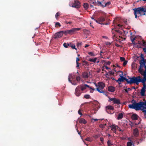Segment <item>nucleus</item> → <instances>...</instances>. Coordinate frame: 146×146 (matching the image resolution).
Masks as SVG:
<instances>
[{"label":"nucleus","mask_w":146,"mask_h":146,"mask_svg":"<svg viewBox=\"0 0 146 146\" xmlns=\"http://www.w3.org/2000/svg\"><path fill=\"white\" fill-rule=\"evenodd\" d=\"M94 21H95L97 23H98L100 24H102V23H101L100 22L98 18L97 20L94 19Z\"/></svg>","instance_id":"nucleus-49"},{"label":"nucleus","mask_w":146,"mask_h":146,"mask_svg":"<svg viewBox=\"0 0 146 146\" xmlns=\"http://www.w3.org/2000/svg\"><path fill=\"white\" fill-rule=\"evenodd\" d=\"M141 58H142V59L141 60V61L140 62H143V60H144V61H145L144 60V58L143 57V54H141Z\"/></svg>","instance_id":"nucleus-43"},{"label":"nucleus","mask_w":146,"mask_h":146,"mask_svg":"<svg viewBox=\"0 0 146 146\" xmlns=\"http://www.w3.org/2000/svg\"><path fill=\"white\" fill-rule=\"evenodd\" d=\"M98 19L100 23L103 22L105 20L104 18L103 17H101L100 18H99Z\"/></svg>","instance_id":"nucleus-30"},{"label":"nucleus","mask_w":146,"mask_h":146,"mask_svg":"<svg viewBox=\"0 0 146 146\" xmlns=\"http://www.w3.org/2000/svg\"><path fill=\"white\" fill-rule=\"evenodd\" d=\"M105 125H106V124H105V125L102 124H101L100 125V126L101 127H104Z\"/></svg>","instance_id":"nucleus-52"},{"label":"nucleus","mask_w":146,"mask_h":146,"mask_svg":"<svg viewBox=\"0 0 146 146\" xmlns=\"http://www.w3.org/2000/svg\"><path fill=\"white\" fill-rule=\"evenodd\" d=\"M104 93H102L104 95H105L106 96H108V94L106 92H105L104 91Z\"/></svg>","instance_id":"nucleus-63"},{"label":"nucleus","mask_w":146,"mask_h":146,"mask_svg":"<svg viewBox=\"0 0 146 146\" xmlns=\"http://www.w3.org/2000/svg\"><path fill=\"white\" fill-rule=\"evenodd\" d=\"M131 78L132 84L135 83L136 85H138L139 83L140 82V76H138L137 77H133Z\"/></svg>","instance_id":"nucleus-5"},{"label":"nucleus","mask_w":146,"mask_h":146,"mask_svg":"<svg viewBox=\"0 0 146 146\" xmlns=\"http://www.w3.org/2000/svg\"><path fill=\"white\" fill-rule=\"evenodd\" d=\"M79 122L80 123H83L84 124H85L87 123V121L84 118H80L79 120Z\"/></svg>","instance_id":"nucleus-18"},{"label":"nucleus","mask_w":146,"mask_h":146,"mask_svg":"<svg viewBox=\"0 0 146 146\" xmlns=\"http://www.w3.org/2000/svg\"><path fill=\"white\" fill-rule=\"evenodd\" d=\"M88 4L87 3H84L83 5L84 7L86 9H87L88 8Z\"/></svg>","instance_id":"nucleus-33"},{"label":"nucleus","mask_w":146,"mask_h":146,"mask_svg":"<svg viewBox=\"0 0 146 146\" xmlns=\"http://www.w3.org/2000/svg\"><path fill=\"white\" fill-rule=\"evenodd\" d=\"M108 90L109 92H113L115 91V88L112 86H110L108 87Z\"/></svg>","instance_id":"nucleus-15"},{"label":"nucleus","mask_w":146,"mask_h":146,"mask_svg":"<svg viewBox=\"0 0 146 146\" xmlns=\"http://www.w3.org/2000/svg\"><path fill=\"white\" fill-rule=\"evenodd\" d=\"M83 63H84V64H83V65H84V64H88V62L86 61H83Z\"/></svg>","instance_id":"nucleus-53"},{"label":"nucleus","mask_w":146,"mask_h":146,"mask_svg":"<svg viewBox=\"0 0 146 146\" xmlns=\"http://www.w3.org/2000/svg\"><path fill=\"white\" fill-rule=\"evenodd\" d=\"M133 134L135 137H137L139 135V131L138 129L135 128L133 129Z\"/></svg>","instance_id":"nucleus-16"},{"label":"nucleus","mask_w":146,"mask_h":146,"mask_svg":"<svg viewBox=\"0 0 146 146\" xmlns=\"http://www.w3.org/2000/svg\"><path fill=\"white\" fill-rule=\"evenodd\" d=\"M143 51L145 53H146V48H143Z\"/></svg>","instance_id":"nucleus-64"},{"label":"nucleus","mask_w":146,"mask_h":146,"mask_svg":"<svg viewBox=\"0 0 146 146\" xmlns=\"http://www.w3.org/2000/svg\"><path fill=\"white\" fill-rule=\"evenodd\" d=\"M80 29L81 28H72L70 30L64 31V34L66 35L68 34L72 35L76 33L77 31Z\"/></svg>","instance_id":"nucleus-4"},{"label":"nucleus","mask_w":146,"mask_h":146,"mask_svg":"<svg viewBox=\"0 0 146 146\" xmlns=\"http://www.w3.org/2000/svg\"><path fill=\"white\" fill-rule=\"evenodd\" d=\"M64 34V31H60L54 34L53 37L54 39H56L61 37Z\"/></svg>","instance_id":"nucleus-7"},{"label":"nucleus","mask_w":146,"mask_h":146,"mask_svg":"<svg viewBox=\"0 0 146 146\" xmlns=\"http://www.w3.org/2000/svg\"><path fill=\"white\" fill-rule=\"evenodd\" d=\"M81 92L80 90V87L79 86L75 89V94L77 96H80L81 94Z\"/></svg>","instance_id":"nucleus-10"},{"label":"nucleus","mask_w":146,"mask_h":146,"mask_svg":"<svg viewBox=\"0 0 146 146\" xmlns=\"http://www.w3.org/2000/svg\"><path fill=\"white\" fill-rule=\"evenodd\" d=\"M101 3H102V4H103L104 5H105V4L106 3V2L104 1H102V2H101Z\"/></svg>","instance_id":"nucleus-62"},{"label":"nucleus","mask_w":146,"mask_h":146,"mask_svg":"<svg viewBox=\"0 0 146 146\" xmlns=\"http://www.w3.org/2000/svg\"><path fill=\"white\" fill-rule=\"evenodd\" d=\"M105 86V84L102 82H98V88L102 89H104Z\"/></svg>","instance_id":"nucleus-14"},{"label":"nucleus","mask_w":146,"mask_h":146,"mask_svg":"<svg viewBox=\"0 0 146 146\" xmlns=\"http://www.w3.org/2000/svg\"><path fill=\"white\" fill-rule=\"evenodd\" d=\"M78 112V113L80 115V116H81L82 115V113L81 112L80 109H79Z\"/></svg>","instance_id":"nucleus-48"},{"label":"nucleus","mask_w":146,"mask_h":146,"mask_svg":"<svg viewBox=\"0 0 146 146\" xmlns=\"http://www.w3.org/2000/svg\"><path fill=\"white\" fill-rule=\"evenodd\" d=\"M94 84L96 87L97 88H98V85L96 83H94Z\"/></svg>","instance_id":"nucleus-60"},{"label":"nucleus","mask_w":146,"mask_h":146,"mask_svg":"<svg viewBox=\"0 0 146 146\" xmlns=\"http://www.w3.org/2000/svg\"><path fill=\"white\" fill-rule=\"evenodd\" d=\"M129 79L130 80H129L127 79L126 77H125V80L126 81L127 84H132V80L131 78H130Z\"/></svg>","instance_id":"nucleus-22"},{"label":"nucleus","mask_w":146,"mask_h":146,"mask_svg":"<svg viewBox=\"0 0 146 146\" xmlns=\"http://www.w3.org/2000/svg\"><path fill=\"white\" fill-rule=\"evenodd\" d=\"M110 127L111 128V130L115 133H116V128L119 127L115 124L110 125Z\"/></svg>","instance_id":"nucleus-11"},{"label":"nucleus","mask_w":146,"mask_h":146,"mask_svg":"<svg viewBox=\"0 0 146 146\" xmlns=\"http://www.w3.org/2000/svg\"><path fill=\"white\" fill-rule=\"evenodd\" d=\"M65 23L67 24H71L72 23V21H70L69 22H68L67 21H66Z\"/></svg>","instance_id":"nucleus-54"},{"label":"nucleus","mask_w":146,"mask_h":146,"mask_svg":"<svg viewBox=\"0 0 146 146\" xmlns=\"http://www.w3.org/2000/svg\"><path fill=\"white\" fill-rule=\"evenodd\" d=\"M132 145L134 146V144L132 142L128 141L127 143V146H131Z\"/></svg>","instance_id":"nucleus-29"},{"label":"nucleus","mask_w":146,"mask_h":146,"mask_svg":"<svg viewBox=\"0 0 146 146\" xmlns=\"http://www.w3.org/2000/svg\"><path fill=\"white\" fill-rule=\"evenodd\" d=\"M88 54L91 56H95V54L93 53L92 52H89L88 53Z\"/></svg>","instance_id":"nucleus-39"},{"label":"nucleus","mask_w":146,"mask_h":146,"mask_svg":"<svg viewBox=\"0 0 146 146\" xmlns=\"http://www.w3.org/2000/svg\"><path fill=\"white\" fill-rule=\"evenodd\" d=\"M55 27H56L57 26L60 27L61 26L59 22H56L55 23Z\"/></svg>","instance_id":"nucleus-42"},{"label":"nucleus","mask_w":146,"mask_h":146,"mask_svg":"<svg viewBox=\"0 0 146 146\" xmlns=\"http://www.w3.org/2000/svg\"><path fill=\"white\" fill-rule=\"evenodd\" d=\"M106 110V112L108 113H110L109 112L107 111V110H113L114 109V108L113 106H110V105H108L106 106L105 107Z\"/></svg>","instance_id":"nucleus-13"},{"label":"nucleus","mask_w":146,"mask_h":146,"mask_svg":"<svg viewBox=\"0 0 146 146\" xmlns=\"http://www.w3.org/2000/svg\"><path fill=\"white\" fill-rule=\"evenodd\" d=\"M135 18L137 17V14H139L141 16L145 15L146 16V7H140L133 9Z\"/></svg>","instance_id":"nucleus-2"},{"label":"nucleus","mask_w":146,"mask_h":146,"mask_svg":"<svg viewBox=\"0 0 146 146\" xmlns=\"http://www.w3.org/2000/svg\"><path fill=\"white\" fill-rule=\"evenodd\" d=\"M131 103L132 104L129 105V108L133 109L136 110H142L144 112V115H146V105L145 102L140 101L137 103L135 100L133 99Z\"/></svg>","instance_id":"nucleus-1"},{"label":"nucleus","mask_w":146,"mask_h":146,"mask_svg":"<svg viewBox=\"0 0 146 146\" xmlns=\"http://www.w3.org/2000/svg\"><path fill=\"white\" fill-rule=\"evenodd\" d=\"M124 61V62L123 64V66H125L127 64V61H126H126L125 60Z\"/></svg>","instance_id":"nucleus-47"},{"label":"nucleus","mask_w":146,"mask_h":146,"mask_svg":"<svg viewBox=\"0 0 146 146\" xmlns=\"http://www.w3.org/2000/svg\"><path fill=\"white\" fill-rule=\"evenodd\" d=\"M138 117V115L136 114H133L131 117V118L133 120H136L137 119Z\"/></svg>","instance_id":"nucleus-17"},{"label":"nucleus","mask_w":146,"mask_h":146,"mask_svg":"<svg viewBox=\"0 0 146 146\" xmlns=\"http://www.w3.org/2000/svg\"><path fill=\"white\" fill-rule=\"evenodd\" d=\"M79 86L80 87V90H81L82 91L85 90L86 88L84 85H81Z\"/></svg>","instance_id":"nucleus-28"},{"label":"nucleus","mask_w":146,"mask_h":146,"mask_svg":"<svg viewBox=\"0 0 146 146\" xmlns=\"http://www.w3.org/2000/svg\"><path fill=\"white\" fill-rule=\"evenodd\" d=\"M77 46H79V45H82V42H77Z\"/></svg>","instance_id":"nucleus-51"},{"label":"nucleus","mask_w":146,"mask_h":146,"mask_svg":"<svg viewBox=\"0 0 146 146\" xmlns=\"http://www.w3.org/2000/svg\"><path fill=\"white\" fill-rule=\"evenodd\" d=\"M120 60L121 61H124L125 60V59L123 57H120Z\"/></svg>","instance_id":"nucleus-46"},{"label":"nucleus","mask_w":146,"mask_h":146,"mask_svg":"<svg viewBox=\"0 0 146 146\" xmlns=\"http://www.w3.org/2000/svg\"><path fill=\"white\" fill-rule=\"evenodd\" d=\"M122 72V75H120L119 76L120 77L117 80H115V81L118 82L119 84H121V82H123L125 80V77L123 76V72Z\"/></svg>","instance_id":"nucleus-9"},{"label":"nucleus","mask_w":146,"mask_h":146,"mask_svg":"<svg viewBox=\"0 0 146 146\" xmlns=\"http://www.w3.org/2000/svg\"><path fill=\"white\" fill-rule=\"evenodd\" d=\"M146 81V79L145 78L141 79V78H140V82H142L143 84H145Z\"/></svg>","instance_id":"nucleus-34"},{"label":"nucleus","mask_w":146,"mask_h":146,"mask_svg":"<svg viewBox=\"0 0 146 146\" xmlns=\"http://www.w3.org/2000/svg\"><path fill=\"white\" fill-rule=\"evenodd\" d=\"M111 63V62L110 61H108L105 63V64L107 65H110Z\"/></svg>","instance_id":"nucleus-55"},{"label":"nucleus","mask_w":146,"mask_h":146,"mask_svg":"<svg viewBox=\"0 0 146 146\" xmlns=\"http://www.w3.org/2000/svg\"><path fill=\"white\" fill-rule=\"evenodd\" d=\"M76 130H77V132H78V134L79 135H80V137H81V133H80V132H79V131H78V129H77H77H76Z\"/></svg>","instance_id":"nucleus-57"},{"label":"nucleus","mask_w":146,"mask_h":146,"mask_svg":"<svg viewBox=\"0 0 146 146\" xmlns=\"http://www.w3.org/2000/svg\"><path fill=\"white\" fill-rule=\"evenodd\" d=\"M97 4H98V6H101L102 7H103V6L104 5L103 4L102 5V3H101V2H100L98 1H97Z\"/></svg>","instance_id":"nucleus-36"},{"label":"nucleus","mask_w":146,"mask_h":146,"mask_svg":"<svg viewBox=\"0 0 146 146\" xmlns=\"http://www.w3.org/2000/svg\"><path fill=\"white\" fill-rule=\"evenodd\" d=\"M97 60V58L96 57H95L94 58H89L88 60V61L90 62H92L94 63L96 62V61Z\"/></svg>","instance_id":"nucleus-19"},{"label":"nucleus","mask_w":146,"mask_h":146,"mask_svg":"<svg viewBox=\"0 0 146 146\" xmlns=\"http://www.w3.org/2000/svg\"><path fill=\"white\" fill-rule=\"evenodd\" d=\"M85 140L86 141H92V140L91 139V138L89 137H87Z\"/></svg>","instance_id":"nucleus-38"},{"label":"nucleus","mask_w":146,"mask_h":146,"mask_svg":"<svg viewBox=\"0 0 146 146\" xmlns=\"http://www.w3.org/2000/svg\"><path fill=\"white\" fill-rule=\"evenodd\" d=\"M102 89L99 88H97L96 89V90H97L100 93H104V91H103L102 90Z\"/></svg>","instance_id":"nucleus-27"},{"label":"nucleus","mask_w":146,"mask_h":146,"mask_svg":"<svg viewBox=\"0 0 146 146\" xmlns=\"http://www.w3.org/2000/svg\"><path fill=\"white\" fill-rule=\"evenodd\" d=\"M105 44L106 45H110L112 44V42H105Z\"/></svg>","instance_id":"nucleus-44"},{"label":"nucleus","mask_w":146,"mask_h":146,"mask_svg":"<svg viewBox=\"0 0 146 146\" xmlns=\"http://www.w3.org/2000/svg\"><path fill=\"white\" fill-rule=\"evenodd\" d=\"M139 66L140 67L139 68L138 71L139 72L141 75L143 74V73L144 72L143 69L142 68L143 67V66H141V64Z\"/></svg>","instance_id":"nucleus-20"},{"label":"nucleus","mask_w":146,"mask_h":146,"mask_svg":"<svg viewBox=\"0 0 146 146\" xmlns=\"http://www.w3.org/2000/svg\"><path fill=\"white\" fill-rule=\"evenodd\" d=\"M75 77V76H74L73 75H72V74H69V75L68 76V80L69 82L72 85H76L77 84L75 82V81H74V82H73L71 80H70L71 78L73 80L74 78Z\"/></svg>","instance_id":"nucleus-8"},{"label":"nucleus","mask_w":146,"mask_h":146,"mask_svg":"<svg viewBox=\"0 0 146 146\" xmlns=\"http://www.w3.org/2000/svg\"><path fill=\"white\" fill-rule=\"evenodd\" d=\"M81 79V78L80 75L79 76H77L76 77V80L78 82H80Z\"/></svg>","instance_id":"nucleus-31"},{"label":"nucleus","mask_w":146,"mask_h":146,"mask_svg":"<svg viewBox=\"0 0 146 146\" xmlns=\"http://www.w3.org/2000/svg\"><path fill=\"white\" fill-rule=\"evenodd\" d=\"M108 98L109 99L108 101L109 102H110L111 101H113V104L117 105H119L121 104L120 100L119 99H117L115 98H111L109 97Z\"/></svg>","instance_id":"nucleus-6"},{"label":"nucleus","mask_w":146,"mask_h":146,"mask_svg":"<svg viewBox=\"0 0 146 146\" xmlns=\"http://www.w3.org/2000/svg\"><path fill=\"white\" fill-rule=\"evenodd\" d=\"M143 87L142 88V89H145L146 88V85L145 84H143Z\"/></svg>","instance_id":"nucleus-50"},{"label":"nucleus","mask_w":146,"mask_h":146,"mask_svg":"<svg viewBox=\"0 0 146 146\" xmlns=\"http://www.w3.org/2000/svg\"><path fill=\"white\" fill-rule=\"evenodd\" d=\"M99 135H95L93 136V137L95 139H97L99 137Z\"/></svg>","instance_id":"nucleus-45"},{"label":"nucleus","mask_w":146,"mask_h":146,"mask_svg":"<svg viewBox=\"0 0 146 146\" xmlns=\"http://www.w3.org/2000/svg\"><path fill=\"white\" fill-rule=\"evenodd\" d=\"M141 75L143 76V78H146V74H141Z\"/></svg>","instance_id":"nucleus-56"},{"label":"nucleus","mask_w":146,"mask_h":146,"mask_svg":"<svg viewBox=\"0 0 146 146\" xmlns=\"http://www.w3.org/2000/svg\"><path fill=\"white\" fill-rule=\"evenodd\" d=\"M70 46L71 47L72 49L77 50L76 48V46Z\"/></svg>","instance_id":"nucleus-59"},{"label":"nucleus","mask_w":146,"mask_h":146,"mask_svg":"<svg viewBox=\"0 0 146 146\" xmlns=\"http://www.w3.org/2000/svg\"><path fill=\"white\" fill-rule=\"evenodd\" d=\"M131 90V89L130 88H127V89H125L124 91L125 92L128 93V91Z\"/></svg>","instance_id":"nucleus-41"},{"label":"nucleus","mask_w":146,"mask_h":146,"mask_svg":"<svg viewBox=\"0 0 146 146\" xmlns=\"http://www.w3.org/2000/svg\"><path fill=\"white\" fill-rule=\"evenodd\" d=\"M82 76L83 78H88V74L86 72H83L82 74Z\"/></svg>","instance_id":"nucleus-21"},{"label":"nucleus","mask_w":146,"mask_h":146,"mask_svg":"<svg viewBox=\"0 0 146 146\" xmlns=\"http://www.w3.org/2000/svg\"><path fill=\"white\" fill-rule=\"evenodd\" d=\"M145 90L142 88L141 89L140 92V94L142 96H145Z\"/></svg>","instance_id":"nucleus-24"},{"label":"nucleus","mask_w":146,"mask_h":146,"mask_svg":"<svg viewBox=\"0 0 146 146\" xmlns=\"http://www.w3.org/2000/svg\"><path fill=\"white\" fill-rule=\"evenodd\" d=\"M136 37L134 35H132L130 37V38L133 43L135 45L136 44L141 45V46H146V42L144 40L138 41L136 39Z\"/></svg>","instance_id":"nucleus-3"},{"label":"nucleus","mask_w":146,"mask_h":146,"mask_svg":"<svg viewBox=\"0 0 146 146\" xmlns=\"http://www.w3.org/2000/svg\"><path fill=\"white\" fill-rule=\"evenodd\" d=\"M76 63V67L77 68L79 67V63L78 62H77V63Z\"/></svg>","instance_id":"nucleus-61"},{"label":"nucleus","mask_w":146,"mask_h":146,"mask_svg":"<svg viewBox=\"0 0 146 146\" xmlns=\"http://www.w3.org/2000/svg\"><path fill=\"white\" fill-rule=\"evenodd\" d=\"M107 143L108 146H110L113 145V144L111 143L109 141H107Z\"/></svg>","instance_id":"nucleus-40"},{"label":"nucleus","mask_w":146,"mask_h":146,"mask_svg":"<svg viewBox=\"0 0 146 146\" xmlns=\"http://www.w3.org/2000/svg\"><path fill=\"white\" fill-rule=\"evenodd\" d=\"M123 117V113H121L118 114V117L117 119L118 120H119L122 119Z\"/></svg>","instance_id":"nucleus-25"},{"label":"nucleus","mask_w":146,"mask_h":146,"mask_svg":"<svg viewBox=\"0 0 146 146\" xmlns=\"http://www.w3.org/2000/svg\"><path fill=\"white\" fill-rule=\"evenodd\" d=\"M60 13L58 12L55 15V17L56 19L58 20V17L60 15Z\"/></svg>","instance_id":"nucleus-32"},{"label":"nucleus","mask_w":146,"mask_h":146,"mask_svg":"<svg viewBox=\"0 0 146 146\" xmlns=\"http://www.w3.org/2000/svg\"><path fill=\"white\" fill-rule=\"evenodd\" d=\"M110 4L111 2L110 1L107 2L106 3L105 5H103V7H108Z\"/></svg>","instance_id":"nucleus-26"},{"label":"nucleus","mask_w":146,"mask_h":146,"mask_svg":"<svg viewBox=\"0 0 146 146\" xmlns=\"http://www.w3.org/2000/svg\"><path fill=\"white\" fill-rule=\"evenodd\" d=\"M72 6L76 8H79L80 7V3L78 1H75Z\"/></svg>","instance_id":"nucleus-12"},{"label":"nucleus","mask_w":146,"mask_h":146,"mask_svg":"<svg viewBox=\"0 0 146 146\" xmlns=\"http://www.w3.org/2000/svg\"><path fill=\"white\" fill-rule=\"evenodd\" d=\"M90 97V96L89 94H86L84 96V98L86 99H89Z\"/></svg>","instance_id":"nucleus-37"},{"label":"nucleus","mask_w":146,"mask_h":146,"mask_svg":"<svg viewBox=\"0 0 146 146\" xmlns=\"http://www.w3.org/2000/svg\"><path fill=\"white\" fill-rule=\"evenodd\" d=\"M146 62L145 61L143 60V62H140V65L141 64L142 66H143V67H144L145 68H146V65L145 64Z\"/></svg>","instance_id":"nucleus-23"},{"label":"nucleus","mask_w":146,"mask_h":146,"mask_svg":"<svg viewBox=\"0 0 146 146\" xmlns=\"http://www.w3.org/2000/svg\"><path fill=\"white\" fill-rule=\"evenodd\" d=\"M79 60L80 59L78 57H77L76 58V63L78 62V61H79Z\"/></svg>","instance_id":"nucleus-58"},{"label":"nucleus","mask_w":146,"mask_h":146,"mask_svg":"<svg viewBox=\"0 0 146 146\" xmlns=\"http://www.w3.org/2000/svg\"><path fill=\"white\" fill-rule=\"evenodd\" d=\"M73 46V45H72L70 43H64L63 44V46ZM74 46H75V45H74Z\"/></svg>","instance_id":"nucleus-35"}]
</instances>
